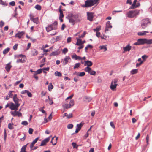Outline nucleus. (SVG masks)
<instances>
[{"instance_id": "1", "label": "nucleus", "mask_w": 152, "mask_h": 152, "mask_svg": "<svg viewBox=\"0 0 152 152\" xmlns=\"http://www.w3.org/2000/svg\"><path fill=\"white\" fill-rule=\"evenodd\" d=\"M66 18L69 20V22L72 25H74L75 22H79L81 20L80 16L78 14H69L68 15Z\"/></svg>"}, {"instance_id": "2", "label": "nucleus", "mask_w": 152, "mask_h": 152, "mask_svg": "<svg viewBox=\"0 0 152 152\" xmlns=\"http://www.w3.org/2000/svg\"><path fill=\"white\" fill-rule=\"evenodd\" d=\"M145 44H152V39H148L145 38L139 39L137 40V42L134 44V45H143Z\"/></svg>"}, {"instance_id": "3", "label": "nucleus", "mask_w": 152, "mask_h": 152, "mask_svg": "<svg viewBox=\"0 0 152 152\" xmlns=\"http://www.w3.org/2000/svg\"><path fill=\"white\" fill-rule=\"evenodd\" d=\"M99 0H87L85 2V4L82 5L83 7H91L98 3Z\"/></svg>"}, {"instance_id": "4", "label": "nucleus", "mask_w": 152, "mask_h": 152, "mask_svg": "<svg viewBox=\"0 0 152 152\" xmlns=\"http://www.w3.org/2000/svg\"><path fill=\"white\" fill-rule=\"evenodd\" d=\"M139 10H133L129 11L127 13V16L130 18H132L139 15Z\"/></svg>"}, {"instance_id": "5", "label": "nucleus", "mask_w": 152, "mask_h": 152, "mask_svg": "<svg viewBox=\"0 0 152 152\" xmlns=\"http://www.w3.org/2000/svg\"><path fill=\"white\" fill-rule=\"evenodd\" d=\"M150 23L148 19L146 18L143 19L141 22V26L143 29H145L147 26V25Z\"/></svg>"}, {"instance_id": "6", "label": "nucleus", "mask_w": 152, "mask_h": 152, "mask_svg": "<svg viewBox=\"0 0 152 152\" xmlns=\"http://www.w3.org/2000/svg\"><path fill=\"white\" fill-rule=\"evenodd\" d=\"M20 105V104H15L13 102H11L10 103V106L9 107V108L12 110H17Z\"/></svg>"}, {"instance_id": "7", "label": "nucleus", "mask_w": 152, "mask_h": 152, "mask_svg": "<svg viewBox=\"0 0 152 152\" xmlns=\"http://www.w3.org/2000/svg\"><path fill=\"white\" fill-rule=\"evenodd\" d=\"M84 69L85 71L88 72L91 75H95L96 74L95 71L92 70L90 67H86Z\"/></svg>"}, {"instance_id": "8", "label": "nucleus", "mask_w": 152, "mask_h": 152, "mask_svg": "<svg viewBox=\"0 0 152 152\" xmlns=\"http://www.w3.org/2000/svg\"><path fill=\"white\" fill-rule=\"evenodd\" d=\"M70 60L71 58L69 56H66L64 59H62L61 62H63V65H65L67 63L68 61Z\"/></svg>"}, {"instance_id": "9", "label": "nucleus", "mask_w": 152, "mask_h": 152, "mask_svg": "<svg viewBox=\"0 0 152 152\" xmlns=\"http://www.w3.org/2000/svg\"><path fill=\"white\" fill-rule=\"evenodd\" d=\"M94 13L92 12H87V19L90 21H93V18L94 17Z\"/></svg>"}, {"instance_id": "10", "label": "nucleus", "mask_w": 152, "mask_h": 152, "mask_svg": "<svg viewBox=\"0 0 152 152\" xmlns=\"http://www.w3.org/2000/svg\"><path fill=\"white\" fill-rule=\"evenodd\" d=\"M24 34L25 32L24 31H18V33L15 34V37L20 39L22 38V36L24 35Z\"/></svg>"}, {"instance_id": "11", "label": "nucleus", "mask_w": 152, "mask_h": 152, "mask_svg": "<svg viewBox=\"0 0 152 152\" xmlns=\"http://www.w3.org/2000/svg\"><path fill=\"white\" fill-rule=\"evenodd\" d=\"M58 139V137H56V136H54V137L52 138L50 142L52 143L53 145H55L57 143Z\"/></svg>"}, {"instance_id": "12", "label": "nucleus", "mask_w": 152, "mask_h": 152, "mask_svg": "<svg viewBox=\"0 0 152 152\" xmlns=\"http://www.w3.org/2000/svg\"><path fill=\"white\" fill-rule=\"evenodd\" d=\"M50 138L49 137L44 139L41 142L40 146H43L45 145L46 143L48 142Z\"/></svg>"}, {"instance_id": "13", "label": "nucleus", "mask_w": 152, "mask_h": 152, "mask_svg": "<svg viewBox=\"0 0 152 152\" xmlns=\"http://www.w3.org/2000/svg\"><path fill=\"white\" fill-rule=\"evenodd\" d=\"M46 29L47 32H48L52 30L56 29V27H52L50 25H48V27H46Z\"/></svg>"}, {"instance_id": "14", "label": "nucleus", "mask_w": 152, "mask_h": 152, "mask_svg": "<svg viewBox=\"0 0 152 152\" xmlns=\"http://www.w3.org/2000/svg\"><path fill=\"white\" fill-rule=\"evenodd\" d=\"M112 28V26L110 24V21H108L106 24V26L105 29V31L106 32V31L109 30V28Z\"/></svg>"}, {"instance_id": "15", "label": "nucleus", "mask_w": 152, "mask_h": 152, "mask_svg": "<svg viewBox=\"0 0 152 152\" xmlns=\"http://www.w3.org/2000/svg\"><path fill=\"white\" fill-rule=\"evenodd\" d=\"M19 99L17 97V95L16 94H15L13 97V100L15 102V104H20L19 103Z\"/></svg>"}, {"instance_id": "16", "label": "nucleus", "mask_w": 152, "mask_h": 152, "mask_svg": "<svg viewBox=\"0 0 152 152\" xmlns=\"http://www.w3.org/2000/svg\"><path fill=\"white\" fill-rule=\"evenodd\" d=\"M131 48V46H130L129 45H127L126 46L123 47V50H124L123 52L126 51H129Z\"/></svg>"}, {"instance_id": "17", "label": "nucleus", "mask_w": 152, "mask_h": 152, "mask_svg": "<svg viewBox=\"0 0 152 152\" xmlns=\"http://www.w3.org/2000/svg\"><path fill=\"white\" fill-rule=\"evenodd\" d=\"M92 64V62L88 60L84 62V66H87V67H89L90 66H91Z\"/></svg>"}, {"instance_id": "18", "label": "nucleus", "mask_w": 152, "mask_h": 152, "mask_svg": "<svg viewBox=\"0 0 152 152\" xmlns=\"http://www.w3.org/2000/svg\"><path fill=\"white\" fill-rule=\"evenodd\" d=\"M30 19L31 20L33 21L34 23L36 24L38 23V18H34V17L31 15H30Z\"/></svg>"}, {"instance_id": "19", "label": "nucleus", "mask_w": 152, "mask_h": 152, "mask_svg": "<svg viewBox=\"0 0 152 152\" xmlns=\"http://www.w3.org/2000/svg\"><path fill=\"white\" fill-rule=\"evenodd\" d=\"M149 33V32L146 31H142L139 32L137 34L139 36H143L146 35V33Z\"/></svg>"}, {"instance_id": "20", "label": "nucleus", "mask_w": 152, "mask_h": 152, "mask_svg": "<svg viewBox=\"0 0 152 152\" xmlns=\"http://www.w3.org/2000/svg\"><path fill=\"white\" fill-rule=\"evenodd\" d=\"M72 59H74L75 60H80L82 59V58L81 57L77 56L75 54L72 55Z\"/></svg>"}, {"instance_id": "21", "label": "nucleus", "mask_w": 152, "mask_h": 152, "mask_svg": "<svg viewBox=\"0 0 152 152\" xmlns=\"http://www.w3.org/2000/svg\"><path fill=\"white\" fill-rule=\"evenodd\" d=\"M39 137H37L31 143L30 146V147L31 149H32V148L33 147L34 144L36 143Z\"/></svg>"}, {"instance_id": "22", "label": "nucleus", "mask_w": 152, "mask_h": 152, "mask_svg": "<svg viewBox=\"0 0 152 152\" xmlns=\"http://www.w3.org/2000/svg\"><path fill=\"white\" fill-rule=\"evenodd\" d=\"M76 39L77 40V42L76 44V45H80L83 44V41L81 39H79L78 38H76Z\"/></svg>"}, {"instance_id": "23", "label": "nucleus", "mask_w": 152, "mask_h": 152, "mask_svg": "<svg viewBox=\"0 0 152 152\" xmlns=\"http://www.w3.org/2000/svg\"><path fill=\"white\" fill-rule=\"evenodd\" d=\"M117 86V84H114L113 81H112L111 83L110 88L112 90H114L116 88Z\"/></svg>"}, {"instance_id": "24", "label": "nucleus", "mask_w": 152, "mask_h": 152, "mask_svg": "<svg viewBox=\"0 0 152 152\" xmlns=\"http://www.w3.org/2000/svg\"><path fill=\"white\" fill-rule=\"evenodd\" d=\"M11 67V66L10 65V63H8L6 65L5 69L7 72H9Z\"/></svg>"}, {"instance_id": "25", "label": "nucleus", "mask_w": 152, "mask_h": 152, "mask_svg": "<svg viewBox=\"0 0 152 152\" xmlns=\"http://www.w3.org/2000/svg\"><path fill=\"white\" fill-rule=\"evenodd\" d=\"M28 144V143L25 145H24V146H23L22 147L20 152H27L26 151V148L27 146V145Z\"/></svg>"}, {"instance_id": "26", "label": "nucleus", "mask_w": 152, "mask_h": 152, "mask_svg": "<svg viewBox=\"0 0 152 152\" xmlns=\"http://www.w3.org/2000/svg\"><path fill=\"white\" fill-rule=\"evenodd\" d=\"M137 1V0H134V1H133L132 4L130 8L132 9H134L135 8H136V3Z\"/></svg>"}, {"instance_id": "27", "label": "nucleus", "mask_w": 152, "mask_h": 152, "mask_svg": "<svg viewBox=\"0 0 152 152\" xmlns=\"http://www.w3.org/2000/svg\"><path fill=\"white\" fill-rule=\"evenodd\" d=\"M61 6H60L59 11L60 12V16L59 18H63L64 17V15L62 10L61 9Z\"/></svg>"}, {"instance_id": "28", "label": "nucleus", "mask_w": 152, "mask_h": 152, "mask_svg": "<svg viewBox=\"0 0 152 152\" xmlns=\"http://www.w3.org/2000/svg\"><path fill=\"white\" fill-rule=\"evenodd\" d=\"M138 72V69H134L132 70L130 72V73L131 74L134 75L137 73Z\"/></svg>"}, {"instance_id": "29", "label": "nucleus", "mask_w": 152, "mask_h": 152, "mask_svg": "<svg viewBox=\"0 0 152 152\" xmlns=\"http://www.w3.org/2000/svg\"><path fill=\"white\" fill-rule=\"evenodd\" d=\"M42 69H38L36 71H34V72L35 73V75H37V74H40L42 72Z\"/></svg>"}, {"instance_id": "30", "label": "nucleus", "mask_w": 152, "mask_h": 152, "mask_svg": "<svg viewBox=\"0 0 152 152\" xmlns=\"http://www.w3.org/2000/svg\"><path fill=\"white\" fill-rule=\"evenodd\" d=\"M72 145L73 146V148H76L77 149V148L78 147V145H77L76 144L75 142H73L72 143Z\"/></svg>"}, {"instance_id": "31", "label": "nucleus", "mask_w": 152, "mask_h": 152, "mask_svg": "<svg viewBox=\"0 0 152 152\" xmlns=\"http://www.w3.org/2000/svg\"><path fill=\"white\" fill-rule=\"evenodd\" d=\"M58 53L57 51L53 52L51 53L50 54V56H56L58 55Z\"/></svg>"}, {"instance_id": "32", "label": "nucleus", "mask_w": 152, "mask_h": 152, "mask_svg": "<svg viewBox=\"0 0 152 152\" xmlns=\"http://www.w3.org/2000/svg\"><path fill=\"white\" fill-rule=\"evenodd\" d=\"M10 50V48H7L5 49L3 52V53L4 54H5L7 53Z\"/></svg>"}, {"instance_id": "33", "label": "nucleus", "mask_w": 152, "mask_h": 152, "mask_svg": "<svg viewBox=\"0 0 152 152\" xmlns=\"http://www.w3.org/2000/svg\"><path fill=\"white\" fill-rule=\"evenodd\" d=\"M53 86L52 85V83H50L48 86V89L49 91H51L52 89L53 88Z\"/></svg>"}, {"instance_id": "34", "label": "nucleus", "mask_w": 152, "mask_h": 152, "mask_svg": "<svg viewBox=\"0 0 152 152\" xmlns=\"http://www.w3.org/2000/svg\"><path fill=\"white\" fill-rule=\"evenodd\" d=\"M17 112L18 111H17L16 110H15L14 111H11V113L13 115V116L15 117L17 115Z\"/></svg>"}, {"instance_id": "35", "label": "nucleus", "mask_w": 152, "mask_h": 152, "mask_svg": "<svg viewBox=\"0 0 152 152\" xmlns=\"http://www.w3.org/2000/svg\"><path fill=\"white\" fill-rule=\"evenodd\" d=\"M99 48H100V50H104V51H105L107 50L106 47L104 45L100 46Z\"/></svg>"}, {"instance_id": "36", "label": "nucleus", "mask_w": 152, "mask_h": 152, "mask_svg": "<svg viewBox=\"0 0 152 152\" xmlns=\"http://www.w3.org/2000/svg\"><path fill=\"white\" fill-rule=\"evenodd\" d=\"M55 75L56 76H58V77H61L62 75L61 74L58 72V71H56L55 73Z\"/></svg>"}, {"instance_id": "37", "label": "nucleus", "mask_w": 152, "mask_h": 152, "mask_svg": "<svg viewBox=\"0 0 152 152\" xmlns=\"http://www.w3.org/2000/svg\"><path fill=\"white\" fill-rule=\"evenodd\" d=\"M85 73L84 72H81L79 73H77V76L80 77H82L85 75Z\"/></svg>"}, {"instance_id": "38", "label": "nucleus", "mask_w": 152, "mask_h": 152, "mask_svg": "<svg viewBox=\"0 0 152 152\" xmlns=\"http://www.w3.org/2000/svg\"><path fill=\"white\" fill-rule=\"evenodd\" d=\"M13 124L12 123H9L8 125V128L10 129H13V127L12 126Z\"/></svg>"}, {"instance_id": "39", "label": "nucleus", "mask_w": 152, "mask_h": 152, "mask_svg": "<svg viewBox=\"0 0 152 152\" xmlns=\"http://www.w3.org/2000/svg\"><path fill=\"white\" fill-rule=\"evenodd\" d=\"M64 107L66 109H68L71 107V106L69 105V104H65L64 106Z\"/></svg>"}, {"instance_id": "40", "label": "nucleus", "mask_w": 152, "mask_h": 152, "mask_svg": "<svg viewBox=\"0 0 152 152\" xmlns=\"http://www.w3.org/2000/svg\"><path fill=\"white\" fill-rule=\"evenodd\" d=\"M35 8L37 10H41V7L40 5H36L35 7Z\"/></svg>"}, {"instance_id": "41", "label": "nucleus", "mask_w": 152, "mask_h": 152, "mask_svg": "<svg viewBox=\"0 0 152 152\" xmlns=\"http://www.w3.org/2000/svg\"><path fill=\"white\" fill-rule=\"evenodd\" d=\"M68 51V50L66 48H64L62 50V53L65 54Z\"/></svg>"}, {"instance_id": "42", "label": "nucleus", "mask_w": 152, "mask_h": 152, "mask_svg": "<svg viewBox=\"0 0 152 152\" xmlns=\"http://www.w3.org/2000/svg\"><path fill=\"white\" fill-rule=\"evenodd\" d=\"M80 65V63H77L75 64L74 68L75 69L78 68Z\"/></svg>"}, {"instance_id": "43", "label": "nucleus", "mask_w": 152, "mask_h": 152, "mask_svg": "<svg viewBox=\"0 0 152 152\" xmlns=\"http://www.w3.org/2000/svg\"><path fill=\"white\" fill-rule=\"evenodd\" d=\"M82 126V123H80V124H78L77 125V129H79V130H80Z\"/></svg>"}, {"instance_id": "44", "label": "nucleus", "mask_w": 152, "mask_h": 152, "mask_svg": "<svg viewBox=\"0 0 152 152\" xmlns=\"http://www.w3.org/2000/svg\"><path fill=\"white\" fill-rule=\"evenodd\" d=\"M25 61V60H22V59H19L17 60L16 61V63H24Z\"/></svg>"}, {"instance_id": "45", "label": "nucleus", "mask_w": 152, "mask_h": 152, "mask_svg": "<svg viewBox=\"0 0 152 152\" xmlns=\"http://www.w3.org/2000/svg\"><path fill=\"white\" fill-rule=\"evenodd\" d=\"M57 21H55L54 22V23L50 25V26H51L52 27H56V29H57Z\"/></svg>"}, {"instance_id": "46", "label": "nucleus", "mask_w": 152, "mask_h": 152, "mask_svg": "<svg viewBox=\"0 0 152 152\" xmlns=\"http://www.w3.org/2000/svg\"><path fill=\"white\" fill-rule=\"evenodd\" d=\"M92 48V45H89V44L88 45H87V46L85 48V52H87V50L88 49V48Z\"/></svg>"}, {"instance_id": "47", "label": "nucleus", "mask_w": 152, "mask_h": 152, "mask_svg": "<svg viewBox=\"0 0 152 152\" xmlns=\"http://www.w3.org/2000/svg\"><path fill=\"white\" fill-rule=\"evenodd\" d=\"M93 30L94 31L99 32V31L101 30V26H100L99 27H97L96 28H94Z\"/></svg>"}, {"instance_id": "48", "label": "nucleus", "mask_w": 152, "mask_h": 152, "mask_svg": "<svg viewBox=\"0 0 152 152\" xmlns=\"http://www.w3.org/2000/svg\"><path fill=\"white\" fill-rule=\"evenodd\" d=\"M74 101L73 100H71L69 103V105L72 107L74 105Z\"/></svg>"}, {"instance_id": "49", "label": "nucleus", "mask_w": 152, "mask_h": 152, "mask_svg": "<svg viewBox=\"0 0 152 152\" xmlns=\"http://www.w3.org/2000/svg\"><path fill=\"white\" fill-rule=\"evenodd\" d=\"M73 125L72 124H69L67 126V128L68 129H71L73 128Z\"/></svg>"}, {"instance_id": "50", "label": "nucleus", "mask_w": 152, "mask_h": 152, "mask_svg": "<svg viewBox=\"0 0 152 152\" xmlns=\"http://www.w3.org/2000/svg\"><path fill=\"white\" fill-rule=\"evenodd\" d=\"M21 124L24 126H27L28 125V123L26 121H23L21 123Z\"/></svg>"}, {"instance_id": "51", "label": "nucleus", "mask_w": 152, "mask_h": 152, "mask_svg": "<svg viewBox=\"0 0 152 152\" xmlns=\"http://www.w3.org/2000/svg\"><path fill=\"white\" fill-rule=\"evenodd\" d=\"M87 101L89 102L91 100V97L86 96L85 98Z\"/></svg>"}, {"instance_id": "52", "label": "nucleus", "mask_w": 152, "mask_h": 152, "mask_svg": "<svg viewBox=\"0 0 152 152\" xmlns=\"http://www.w3.org/2000/svg\"><path fill=\"white\" fill-rule=\"evenodd\" d=\"M33 55L34 56L37 55L38 54V51L37 50H34L33 51Z\"/></svg>"}, {"instance_id": "53", "label": "nucleus", "mask_w": 152, "mask_h": 152, "mask_svg": "<svg viewBox=\"0 0 152 152\" xmlns=\"http://www.w3.org/2000/svg\"><path fill=\"white\" fill-rule=\"evenodd\" d=\"M86 34V31H84L83 32V34L82 35H81L80 36H79V38H82L83 37L85 36V35Z\"/></svg>"}, {"instance_id": "54", "label": "nucleus", "mask_w": 152, "mask_h": 152, "mask_svg": "<svg viewBox=\"0 0 152 152\" xmlns=\"http://www.w3.org/2000/svg\"><path fill=\"white\" fill-rule=\"evenodd\" d=\"M72 117V113H70L68 115L67 117H66L67 119H69Z\"/></svg>"}, {"instance_id": "55", "label": "nucleus", "mask_w": 152, "mask_h": 152, "mask_svg": "<svg viewBox=\"0 0 152 152\" xmlns=\"http://www.w3.org/2000/svg\"><path fill=\"white\" fill-rule=\"evenodd\" d=\"M122 10H118V11H113L112 12L113 15H115L116 12H122Z\"/></svg>"}, {"instance_id": "56", "label": "nucleus", "mask_w": 152, "mask_h": 152, "mask_svg": "<svg viewBox=\"0 0 152 152\" xmlns=\"http://www.w3.org/2000/svg\"><path fill=\"white\" fill-rule=\"evenodd\" d=\"M33 130L32 128H30L29 129L28 132L29 134H32Z\"/></svg>"}, {"instance_id": "57", "label": "nucleus", "mask_w": 152, "mask_h": 152, "mask_svg": "<svg viewBox=\"0 0 152 152\" xmlns=\"http://www.w3.org/2000/svg\"><path fill=\"white\" fill-rule=\"evenodd\" d=\"M39 111H41L42 113L45 114L46 115L45 111L42 109V108H40L39 109Z\"/></svg>"}, {"instance_id": "58", "label": "nucleus", "mask_w": 152, "mask_h": 152, "mask_svg": "<svg viewBox=\"0 0 152 152\" xmlns=\"http://www.w3.org/2000/svg\"><path fill=\"white\" fill-rule=\"evenodd\" d=\"M9 4L10 5H11L12 6H14L15 4V1H12L10 2L9 3Z\"/></svg>"}, {"instance_id": "59", "label": "nucleus", "mask_w": 152, "mask_h": 152, "mask_svg": "<svg viewBox=\"0 0 152 152\" xmlns=\"http://www.w3.org/2000/svg\"><path fill=\"white\" fill-rule=\"evenodd\" d=\"M18 46V44H15L13 46V49L14 50H16L17 49Z\"/></svg>"}, {"instance_id": "60", "label": "nucleus", "mask_w": 152, "mask_h": 152, "mask_svg": "<svg viewBox=\"0 0 152 152\" xmlns=\"http://www.w3.org/2000/svg\"><path fill=\"white\" fill-rule=\"evenodd\" d=\"M28 91L27 90H23L21 92V93L22 94H23L26 93H27V92Z\"/></svg>"}, {"instance_id": "61", "label": "nucleus", "mask_w": 152, "mask_h": 152, "mask_svg": "<svg viewBox=\"0 0 152 152\" xmlns=\"http://www.w3.org/2000/svg\"><path fill=\"white\" fill-rule=\"evenodd\" d=\"M27 94L28 96L29 97H32V94H31V93L30 92H29L28 91H27Z\"/></svg>"}, {"instance_id": "62", "label": "nucleus", "mask_w": 152, "mask_h": 152, "mask_svg": "<svg viewBox=\"0 0 152 152\" xmlns=\"http://www.w3.org/2000/svg\"><path fill=\"white\" fill-rule=\"evenodd\" d=\"M71 37H69L67 38V43H69L71 42Z\"/></svg>"}, {"instance_id": "63", "label": "nucleus", "mask_w": 152, "mask_h": 152, "mask_svg": "<svg viewBox=\"0 0 152 152\" xmlns=\"http://www.w3.org/2000/svg\"><path fill=\"white\" fill-rule=\"evenodd\" d=\"M110 124L111 126L114 129L115 128V126L114 125L113 123L112 122H111L110 123Z\"/></svg>"}, {"instance_id": "64", "label": "nucleus", "mask_w": 152, "mask_h": 152, "mask_svg": "<svg viewBox=\"0 0 152 152\" xmlns=\"http://www.w3.org/2000/svg\"><path fill=\"white\" fill-rule=\"evenodd\" d=\"M148 57V56L146 55H144L142 56V58L144 60H145V59Z\"/></svg>"}]
</instances>
